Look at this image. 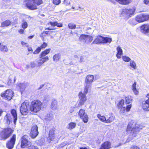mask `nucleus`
<instances>
[{
  "label": "nucleus",
  "instance_id": "nucleus-54",
  "mask_svg": "<svg viewBox=\"0 0 149 149\" xmlns=\"http://www.w3.org/2000/svg\"><path fill=\"white\" fill-rule=\"evenodd\" d=\"M75 109L74 107H70V112L71 113H72L74 111V109Z\"/></svg>",
  "mask_w": 149,
  "mask_h": 149
},
{
  "label": "nucleus",
  "instance_id": "nucleus-36",
  "mask_svg": "<svg viewBox=\"0 0 149 149\" xmlns=\"http://www.w3.org/2000/svg\"><path fill=\"white\" fill-rule=\"evenodd\" d=\"M76 125V123H70L68 125V128L70 130L72 129L75 127Z\"/></svg>",
  "mask_w": 149,
  "mask_h": 149
},
{
  "label": "nucleus",
  "instance_id": "nucleus-43",
  "mask_svg": "<svg viewBox=\"0 0 149 149\" xmlns=\"http://www.w3.org/2000/svg\"><path fill=\"white\" fill-rule=\"evenodd\" d=\"M119 109H120V113H124L125 111L126 108L125 107H122Z\"/></svg>",
  "mask_w": 149,
  "mask_h": 149
},
{
  "label": "nucleus",
  "instance_id": "nucleus-3",
  "mask_svg": "<svg viewBox=\"0 0 149 149\" xmlns=\"http://www.w3.org/2000/svg\"><path fill=\"white\" fill-rule=\"evenodd\" d=\"M94 79V77L93 75H88L86 77L84 84V93L86 94L88 90L91 88L92 83L93 82Z\"/></svg>",
  "mask_w": 149,
  "mask_h": 149
},
{
  "label": "nucleus",
  "instance_id": "nucleus-45",
  "mask_svg": "<svg viewBox=\"0 0 149 149\" xmlns=\"http://www.w3.org/2000/svg\"><path fill=\"white\" fill-rule=\"evenodd\" d=\"M70 0H64L63 2V4L66 6L69 5L70 4Z\"/></svg>",
  "mask_w": 149,
  "mask_h": 149
},
{
  "label": "nucleus",
  "instance_id": "nucleus-23",
  "mask_svg": "<svg viewBox=\"0 0 149 149\" xmlns=\"http://www.w3.org/2000/svg\"><path fill=\"white\" fill-rule=\"evenodd\" d=\"M129 66L130 68L132 70H135L137 68L136 64L134 60H131L130 61Z\"/></svg>",
  "mask_w": 149,
  "mask_h": 149
},
{
  "label": "nucleus",
  "instance_id": "nucleus-31",
  "mask_svg": "<svg viewBox=\"0 0 149 149\" xmlns=\"http://www.w3.org/2000/svg\"><path fill=\"white\" fill-rule=\"evenodd\" d=\"M103 43L105 44L107 43H110L112 41V39L110 38L103 37Z\"/></svg>",
  "mask_w": 149,
  "mask_h": 149
},
{
  "label": "nucleus",
  "instance_id": "nucleus-18",
  "mask_svg": "<svg viewBox=\"0 0 149 149\" xmlns=\"http://www.w3.org/2000/svg\"><path fill=\"white\" fill-rule=\"evenodd\" d=\"M111 143L108 141H106L102 144L100 149H109L111 148Z\"/></svg>",
  "mask_w": 149,
  "mask_h": 149
},
{
  "label": "nucleus",
  "instance_id": "nucleus-16",
  "mask_svg": "<svg viewBox=\"0 0 149 149\" xmlns=\"http://www.w3.org/2000/svg\"><path fill=\"white\" fill-rule=\"evenodd\" d=\"M103 37L101 36H97L96 38L92 42L93 43H95L96 44L103 43Z\"/></svg>",
  "mask_w": 149,
  "mask_h": 149
},
{
  "label": "nucleus",
  "instance_id": "nucleus-38",
  "mask_svg": "<svg viewBox=\"0 0 149 149\" xmlns=\"http://www.w3.org/2000/svg\"><path fill=\"white\" fill-rule=\"evenodd\" d=\"M28 26V25L27 22L23 20L22 24V28H23L24 29H25Z\"/></svg>",
  "mask_w": 149,
  "mask_h": 149
},
{
  "label": "nucleus",
  "instance_id": "nucleus-58",
  "mask_svg": "<svg viewBox=\"0 0 149 149\" xmlns=\"http://www.w3.org/2000/svg\"><path fill=\"white\" fill-rule=\"evenodd\" d=\"M144 3L146 4H149V0H144Z\"/></svg>",
  "mask_w": 149,
  "mask_h": 149
},
{
  "label": "nucleus",
  "instance_id": "nucleus-12",
  "mask_svg": "<svg viewBox=\"0 0 149 149\" xmlns=\"http://www.w3.org/2000/svg\"><path fill=\"white\" fill-rule=\"evenodd\" d=\"M40 56V59L37 61V66L40 67L41 65L43 64L44 63L47 61L49 60V58L48 56L44 57L43 56Z\"/></svg>",
  "mask_w": 149,
  "mask_h": 149
},
{
  "label": "nucleus",
  "instance_id": "nucleus-37",
  "mask_svg": "<svg viewBox=\"0 0 149 149\" xmlns=\"http://www.w3.org/2000/svg\"><path fill=\"white\" fill-rule=\"evenodd\" d=\"M124 103V100L122 99L120 101L119 103L117 105V107L118 109H120L121 107H123Z\"/></svg>",
  "mask_w": 149,
  "mask_h": 149
},
{
  "label": "nucleus",
  "instance_id": "nucleus-22",
  "mask_svg": "<svg viewBox=\"0 0 149 149\" xmlns=\"http://www.w3.org/2000/svg\"><path fill=\"white\" fill-rule=\"evenodd\" d=\"M15 140L16 135L14 134L10 140V149H12L13 148L15 144Z\"/></svg>",
  "mask_w": 149,
  "mask_h": 149
},
{
  "label": "nucleus",
  "instance_id": "nucleus-44",
  "mask_svg": "<svg viewBox=\"0 0 149 149\" xmlns=\"http://www.w3.org/2000/svg\"><path fill=\"white\" fill-rule=\"evenodd\" d=\"M47 46V44L46 43L44 42L43 44L41 45L40 47L41 48V49H42L45 48Z\"/></svg>",
  "mask_w": 149,
  "mask_h": 149
},
{
  "label": "nucleus",
  "instance_id": "nucleus-46",
  "mask_svg": "<svg viewBox=\"0 0 149 149\" xmlns=\"http://www.w3.org/2000/svg\"><path fill=\"white\" fill-rule=\"evenodd\" d=\"M61 2V0H53V3L56 5L59 4Z\"/></svg>",
  "mask_w": 149,
  "mask_h": 149
},
{
  "label": "nucleus",
  "instance_id": "nucleus-50",
  "mask_svg": "<svg viewBox=\"0 0 149 149\" xmlns=\"http://www.w3.org/2000/svg\"><path fill=\"white\" fill-rule=\"evenodd\" d=\"M21 43L22 45L24 46V47H29V45L27 43L24 42H22Z\"/></svg>",
  "mask_w": 149,
  "mask_h": 149
},
{
  "label": "nucleus",
  "instance_id": "nucleus-9",
  "mask_svg": "<svg viewBox=\"0 0 149 149\" xmlns=\"http://www.w3.org/2000/svg\"><path fill=\"white\" fill-rule=\"evenodd\" d=\"M149 19V15L145 14H141L135 18L136 20L139 22L146 21Z\"/></svg>",
  "mask_w": 149,
  "mask_h": 149
},
{
  "label": "nucleus",
  "instance_id": "nucleus-10",
  "mask_svg": "<svg viewBox=\"0 0 149 149\" xmlns=\"http://www.w3.org/2000/svg\"><path fill=\"white\" fill-rule=\"evenodd\" d=\"M38 127L36 125H34L32 126L31 129L30 133V136L31 138L34 139L38 136Z\"/></svg>",
  "mask_w": 149,
  "mask_h": 149
},
{
  "label": "nucleus",
  "instance_id": "nucleus-21",
  "mask_svg": "<svg viewBox=\"0 0 149 149\" xmlns=\"http://www.w3.org/2000/svg\"><path fill=\"white\" fill-rule=\"evenodd\" d=\"M142 107L144 110L149 111V100H146L143 102L142 104Z\"/></svg>",
  "mask_w": 149,
  "mask_h": 149
},
{
  "label": "nucleus",
  "instance_id": "nucleus-51",
  "mask_svg": "<svg viewBox=\"0 0 149 149\" xmlns=\"http://www.w3.org/2000/svg\"><path fill=\"white\" fill-rule=\"evenodd\" d=\"M57 22H50L49 24L51 25L52 26H55L56 25Z\"/></svg>",
  "mask_w": 149,
  "mask_h": 149
},
{
  "label": "nucleus",
  "instance_id": "nucleus-55",
  "mask_svg": "<svg viewBox=\"0 0 149 149\" xmlns=\"http://www.w3.org/2000/svg\"><path fill=\"white\" fill-rule=\"evenodd\" d=\"M56 26L58 27H61L63 25L61 23L57 22Z\"/></svg>",
  "mask_w": 149,
  "mask_h": 149
},
{
  "label": "nucleus",
  "instance_id": "nucleus-13",
  "mask_svg": "<svg viewBox=\"0 0 149 149\" xmlns=\"http://www.w3.org/2000/svg\"><path fill=\"white\" fill-rule=\"evenodd\" d=\"M10 112L11 114V123L13 121L15 125L17 118L16 111L15 109H12L11 110Z\"/></svg>",
  "mask_w": 149,
  "mask_h": 149
},
{
  "label": "nucleus",
  "instance_id": "nucleus-35",
  "mask_svg": "<svg viewBox=\"0 0 149 149\" xmlns=\"http://www.w3.org/2000/svg\"><path fill=\"white\" fill-rule=\"evenodd\" d=\"M27 84L26 83L20 84H19V86L20 88V91L21 92L23 91L26 88Z\"/></svg>",
  "mask_w": 149,
  "mask_h": 149
},
{
  "label": "nucleus",
  "instance_id": "nucleus-25",
  "mask_svg": "<svg viewBox=\"0 0 149 149\" xmlns=\"http://www.w3.org/2000/svg\"><path fill=\"white\" fill-rule=\"evenodd\" d=\"M9 90H6L5 93H2L1 95V96L6 100H9Z\"/></svg>",
  "mask_w": 149,
  "mask_h": 149
},
{
  "label": "nucleus",
  "instance_id": "nucleus-2",
  "mask_svg": "<svg viewBox=\"0 0 149 149\" xmlns=\"http://www.w3.org/2000/svg\"><path fill=\"white\" fill-rule=\"evenodd\" d=\"M42 103L38 100L33 101L31 104L30 109L33 113H36L41 109Z\"/></svg>",
  "mask_w": 149,
  "mask_h": 149
},
{
  "label": "nucleus",
  "instance_id": "nucleus-17",
  "mask_svg": "<svg viewBox=\"0 0 149 149\" xmlns=\"http://www.w3.org/2000/svg\"><path fill=\"white\" fill-rule=\"evenodd\" d=\"M134 126H133V124L132 123H129V124L128 125L127 129V130L129 131H133V130H133L135 131H139V130H138V129H136V128L138 127V125H136L134 129Z\"/></svg>",
  "mask_w": 149,
  "mask_h": 149
},
{
  "label": "nucleus",
  "instance_id": "nucleus-30",
  "mask_svg": "<svg viewBox=\"0 0 149 149\" xmlns=\"http://www.w3.org/2000/svg\"><path fill=\"white\" fill-rule=\"evenodd\" d=\"M54 130H50L49 133V136L48 138L51 139V140H52V139H54Z\"/></svg>",
  "mask_w": 149,
  "mask_h": 149
},
{
  "label": "nucleus",
  "instance_id": "nucleus-62",
  "mask_svg": "<svg viewBox=\"0 0 149 149\" xmlns=\"http://www.w3.org/2000/svg\"><path fill=\"white\" fill-rule=\"evenodd\" d=\"M34 35H32V36H29L28 37V38L29 39H32V38H33L34 37Z\"/></svg>",
  "mask_w": 149,
  "mask_h": 149
},
{
  "label": "nucleus",
  "instance_id": "nucleus-34",
  "mask_svg": "<svg viewBox=\"0 0 149 149\" xmlns=\"http://www.w3.org/2000/svg\"><path fill=\"white\" fill-rule=\"evenodd\" d=\"M132 100V98L131 96H128L125 97L126 103L129 104L131 102Z\"/></svg>",
  "mask_w": 149,
  "mask_h": 149
},
{
  "label": "nucleus",
  "instance_id": "nucleus-64",
  "mask_svg": "<svg viewBox=\"0 0 149 149\" xmlns=\"http://www.w3.org/2000/svg\"><path fill=\"white\" fill-rule=\"evenodd\" d=\"M13 131V130L12 129H11L10 128V134L12 133Z\"/></svg>",
  "mask_w": 149,
  "mask_h": 149
},
{
  "label": "nucleus",
  "instance_id": "nucleus-47",
  "mask_svg": "<svg viewBox=\"0 0 149 149\" xmlns=\"http://www.w3.org/2000/svg\"><path fill=\"white\" fill-rule=\"evenodd\" d=\"M132 106V105L131 104H130V105H127L126 108V111L127 112L129 111L130 110V109L131 108Z\"/></svg>",
  "mask_w": 149,
  "mask_h": 149
},
{
  "label": "nucleus",
  "instance_id": "nucleus-49",
  "mask_svg": "<svg viewBox=\"0 0 149 149\" xmlns=\"http://www.w3.org/2000/svg\"><path fill=\"white\" fill-rule=\"evenodd\" d=\"M49 99V96L48 95H45L43 99V101H48Z\"/></svg>",
  "mask_w": 149,
  "mask_h": 149
},
{
  "label": "nucleus",
  "instance_id": "nucleus-56",
  "mask_svg": "<svg viewBox=\"0 0 149 149\" xmlns=\"http://www.w3.org/2000/svg\"><path fill=\"white\" fill-rule=\"evenodd\" d=\"M4 119L7 120V122L8 123H9V119L8 118L7 114L5 116Z\"/></svg>",
  "mask_w": 149,
  "mask_h": 149
},
{
  "label": "nucleus",
  "instance_id": "nucleus-7",
  "mask_svg": "<svg viewBox=\"0 0 149 149\" xmlns=\"http://www.w3.org/2000/svg\"><path fill=\"white\" fill-rule=\"evenodd\" d=\"M134 11L135 10L133 9H123L122 12V15H121V16L125 17L126 18H128L130 17L131 15L134 14Z\"/></svg>",
  "mask_w": 149,
  "mask_h": 149
},
{
  "label": "nucleus",
  "instance_id": "nucleus-4",
  "mask_svg": "<svg viewBox=\"0 0 149 149\" xmlns=\"http://www.w3.org/2000/svg\"><path fill=\"white\" fill-rule=\"evenodd\" d=\"M28 136L27 135L22 136L21 139V147L22 148H28L31 145V143L28 141Z\"/></svg>",
  "mask_w": 149,
  "mask_h": 149
},
{
  "label": "nucleus",
  "instance_id": "nucleus-63",
  "mask_svg": "<svg viewBox=\"0 0 149 149\" xmlns=\"http://www.w3.org/2000/svg\"><path fill=\"white\" fill-rule=\"evenodd\" d=\"M9 141H8L7 144H6L7 147L9 149Z\"/></svg>",
  "mask_w": 149,
  "mask_h": 149
},
{
  "label": "nucleus",
  "instance_id": "nucleus-26",
  "mask_svg": "<svg viewBox=\"0 0 149 149\" xmlns=\"http://www.w3.org/2000/svg\"><path fill=\"white\" fill-rule=\"evenodd\" d=\"M116 1L121 4L127 5L131 2V0H115Z\"/></svg>",
  "mask_w": 149,
  "mask_h": 149
},
{
  "label": "nucleus",
  "instance_id": "nucleus-57",
  "mask_svg": "<svg viewBox=\"0 0 149 149\" xmlns=\"http://www.w3.org/2000/svg\"><path fill=\"white\" fill-rule=\"evenodd\" d=\"M18 32L21 34H23L24 33V30L23 29H20L18 30Z\"/></svg>",
  "mask_w": 149,
  "mask_h": 149
},
{
  "label": "nucleus",
  "instance_id": "nucleus-27",
  "mask_svg": "<svg viewBox=\"0 0 149 149\" xmlns=\"http://www.w3.org/2000/svg\"><path fill=\"white\" fill-rule=\"evenodd\" d=\"M136 82H134L132 86V90L134 94L136 95L138 94L139 93L138 89L136 88Z\"/></svg>",
  "mask_w": 149,
  "mask_h": 149
},
{
  "label": "nucleus",
  "instance_id": "nucleus-5",
  "mask_svg": "<svg viewBox=\"0 0 149 149\" xmlns=\"http://www.w3.org/2000/svg\"><path fill=\"white\" fill-rule=\"evenodd\" d=\"M79 40L80 41L89 44L93 40V37L90 36L82 34L80 36Z\"/></svg>",
  "mask_w": 149,
  "mask_h": 149
},
{
  "label": "nucleus",
  "instance_id": "nucleus-48",
  "mask_svg": "<svg viewBox=\"0 0 149 149\" xmlns=\"http://www.w3.org/2000/svg\"><path fill=\"white\" fill-rule=\"evenodd\" d=\"M29 148L28 149H39L37 147L33 145H31Z\"/></svg>",
  "mask_w": 149,
  "mask_h": 149
},
{
  "label": "nucleus",
  "instance_id": "nucleus-1",
  "mask_svg": "<svg viewBox=\"0 0 149 149\" xmlns=\"http://www.w3.org/2000/svg\"><path fill=\"white\" fill-rule=\"evenodd\" d=\"M42 2V0H25L24 3L28 9L33 10L37 9V7Z\"/></svg>",
  "mask_w": 149,
  "mask_h": 149
},
{
  "label": "nucleus",
  "instance_id": "nucleus-20",
  "mask_svg": "<svg viewBox=\"0 0 149 149\" xmlns=\"http://www.w3.org/2000/svg\"><path fill=\"white\" fill-rule=\"evenodd\" d=\"M117 51L116 56L118 58H121V56L123 54V50L119 46H118L116 48Z\"/></svg>",
  "mask_w": 149,
  "mask_h": 149
},
{
  "label": "nucleus",
  "instance_id": "nucleus-29",
  "mask_svg": "<svg viewBox=\"0 0 149 149\" xmlns=\"http://www.w3.org/2000/svg\"><path fill=\"white\" fill-rule=\"evenodd\" d=\"M97 116L101 121L106 123L107 118L104 116H101L100 114H97Z\"/></svg>",
  "mask_w": 149,
  "mask_h": 149
},
{
  "label": "nucleus",
  "instance_id": "nucleus-59",
  "mask_svg": "<svg viewBox=\"0 0 149 149\" xmlns=\"http://www.w3.org/2000/svg\"><path fill=\"white\" fill-rule=\"evenodd\" d=\"M10 94L11 93L12 94V96L11 97H12L14 95L13 94H14V93L12 91H10ZM11 99H12V98H11V99H10V100Z\"/></svg>",
  "mask_w": 149,
  "mask_h": 149
},
{
  "label": "nucleus",
  "instance_id": "nucleus-52",
  "mask_svg": "<svg viewBox=\"0 0 149 149\" xmlns=\"http://www.w3.org/2000/svg\"><path fill=\"white\" fill-rule=\"evenodd\" d=\"M31 66L32 68H34L36 66L35 63L34 62H32L31 63Z\"/></svg>",
  "mask_w": 149,
  "mask_h": 149
},
{
  "label": "nucleus",
  "instance_id": "nucleus-42",
  "mask_svg": "<svg viewBox=\"0 0 149 149\" xmlns=\"http://www.w3.org/2000/svg\"><path fill=\"white\" fill-rule=\"evenodd\" d=\"M41 49V48L40 47H38L36 50L33 53L34 54H37L39 53V52H40Z\"/></svg>",
  "mask_w": 149,
  "mask_h": 149
},
{
  "label": "nucleus",
  "instance_id": "nucleus-53",
  "mask_svg": "<svg viewBox=\"0 0 149 149\" xmlns=\"http://www.w3.org/2000/svg\"><path fill=\"white\" fill-rule=\"evenodd\" d=\"M46 36L45 35H44V33L43 32L42 34H41L40 35V37L42 38V40L43 41L45 40L44 39V36Z\"/></svg>",
  "mask_w": 149,
  "mask_h": 149
},
{
  "label": "nucleus",
  "instance_id": "nucleus-60",
  "mask_svg": "<svg viewBox=\"0 0 149 149\" xmlns=\"http://www.w3.org/2000/svg\"><path fill=\"white\" fill-rule=\"evenodd\" d=\"M28 50L29 52L31 51V52L33 51V49L31 47H29L28 49Z\"/></svg>",
  "mask_w": 149,
  "mask_h": 149
},
{
  "label": "nucleus",
  "instance_id": "nucleus-8",
  "mask_svg": "<svg viewBox=\"0 0 149 149\" xmlns=\"http://www.w3.org/2000/svg\"><path fill=\"white\" fill-rule=\"evenodd\" d=\"M78 116L82 119L84 122L87 123L88 121V117L87 114L85 113L84 110L80 109L78 112Z\"/></svg>",
  "mask_w": 149,
  "mask_h": 149
},
{
  "label": "nucleus",
  "instance_id": "nucleus-40",
  "mask_svg": "<svg viewBox=\"0 0 149 149\" xmlns=\"http://www.w3.org/2000/svg\"><path fill=\"white\" fill-rule=\"evenodd\" d=\"M9 20H6L3 22L1 24L2 27L6 26H9Z\"/></svg>",
  "mask_w": 149,
  "mask_h": 149
},
{
  "label": "nucleus",
  "instance_id": "nucleus-28",
  "mask_svg": "<svg viewBox=\"0 0 149 149\" xmlns=\"http://www.w3.org/2000/svg\"><path fill=\"white\" fill-rule=\"evenodd\" d=\"M51 50L50 48L45 49L44 51L42 52L40 55V56H43L45 57V56L48 54L50 52ZM42 56H41L42 57Z\"/></svg>",
  "mask_w": 149,
  "mask_h": 149
},
{
  "label": "nucleus",
  "instance_id": "nucleus-41",
  "mask_svg": "<svg viewBox=\"0 0 149 149\" xmlns=\"http://www.w3.org/2000/svg\"><path fill=\"white\" fill-rule=\"evenodd\" d=\"M68 26L69 28L71 29H74L76 27L75 24L72 23H69L68 24Z\"/></svg>",
  "mask_w": 149,
  "mask_h": 149
},
{
  "label": "nucleus",
  "instance_id": "nucleus-32",
  "mask_svg": "<svg viewBox=\"0 0 149 149\" xmlns=\"http://www.w3.org/2000/svg\"><path fill=\"white\" fill-rule=\"evenodd\" d=\"M60 58V55L59 54L54 55L53 57V59L54 61L56 62L58 61Z\"/></svg>",
  "mask_w": 149,
  "mask_h": 149
},
{
  "label": "nucleus",
  "instance_id": "nucleus-15",
  "mask_svg": "<svg viewBox=\"0 0 149 149\" xmlns=\"http://www.w3.org/2000/svg\"><path fill=\"white\" fill-rule=\"evenodd\" d=\"M141 32L144 33H148L149 32V25L144 24L140 27Z\"/></svg>",
  "mask_w": 149,
  "mask_h": 149
},
{
  "label": "nucleus",
  "instance_id": "nucleus-6",
  "mask_svg": "<svg viewBox=\"0 0 149 149\" xmlns=\"http://www.w3.org/2000/svg\"><path fill=\"white\" fill-rule=\"evenodd\" d=\"M29 102L25 101L22 104L20 108V111L22 115H26L28 113V107H29Z\"/></svg>",
  "mask_w": 149,
  "mask_h": 149
},
{
  "label": "nucleus",
  "instance_id": "nucleus-19",
  "mask_svg": "<svg viewBox=\"0 0 149 149\" xmlns=\"http://www.w3.org/2000/svg\"><path fill=\"white\" fill-rule=\"evenodd\" d=\"M109 117H107L106 123H109L113 122L115 119V116L112 113H110Z\"/></svg>",
  "mask_w": 149,
  "mask_h": 149
},
{
  "label": "nucleus",
  "instance_id": "nucleus-14",
  "mask_svg": "<svg viewBox=\"0 0 149 149\" xmlns=\"http://www.w3.org/2000/svg\"><path fill=\"white\" fill-rule=\"evenodd\" d=\"M9 128H7L4 129L1 133V136L2 138L3 139H6L9 136Z\"/></svg>",
  "mask_w": 149,
  "mask_h": 149
},
{
  "label": "nucleus",
  "instance_id": "nucleus-33",
  "mask_svg": "<svg viewBox=\"0 0 149 149\" xmlns=\"http://www.w3.org/2000/svg\"><path fill=\"white\" fill-rule=\"evenodd\" d=\"M0 50L3 52H6L8 51V49L6 46H3L0 43Z\"/></svg>",
  "mask_w": 149,
  "mask_h": 149
},
{
  "label": "nucleus",
  "instance_id": "nucleus-24",
  "mask_svg": "<svg viewBox=\"0 0 149 149\" xmlns=\"http://www.w3.org/2000/svg\"><path fill=\"white\" fill-rule=\"evenodd\" d=\"M58 107L57 101L56 100H53L52 101L51 107L52 109L53 110L56 109Z\"/></svg>",
  "mask_w": 149,
  "mask_h": 149
},
{
  "label": "nucleus",
  "instance_id": "nucleus-11",
  "mask_svg": "<svg viewBox=\"0 0 149 149\" xmlns=\"http://www.w3.org/2000/svg\"><path fill=\"white\" fill-rule=\"evenodd\" d=\"M79 103L78 106H79L84 104L86 100V98L85 95L84 94L81 92L79 93Z\"/></svg>",
  "mask_w": 149,
  "mask_h": 149
},
{
  "label": "nucleus",
  "instance_id": "nucleus-61",
  "mask_svg": "<svg viewBox=\"0 0 149 149\" xmlns=\"http://www.w3.org/2000/svg\"><path fill=\"white\" fill-rule=\"evenodd\" d=\"M84 61V58L82 56L80 57V62H82Z\"/></svg>",
  "mask_w": 149,
  "mask_h": 149
},
{
  "label": "nucleus",
  "instance_id": "nucleus-39",
  "mask_svg": "<svg viewBox=\"0 0 149 149\" xmlns=\"http://www.w3.org/2000/svg\"><path fill=\"white\" fill-rule=\"evenodd\" d=\"M122 58L123 60L126 62H129L131 60L130 58L129 57L126 56H123Z\"/></svg>",
  "mask_w": 149,
  "mask_h": 149
}]
</instances>
